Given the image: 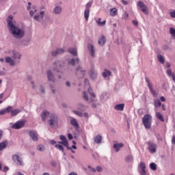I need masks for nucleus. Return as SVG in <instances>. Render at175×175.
<instances>
[{"mask_svg": "<svg viewBox=\"0 0 175 175\" xmlns=\"http://www.w3.org/2000/svg\"><path fill=\"white\" fill-rule=\"evenodd\" d=\"M170 16L172 18H175V11H172L170 12Z\"/></svg>", "mask_w": 175, "mask_h": 175, "instance_id": "54", "label": "nucleus"}, {"mask_svg": "<svg viewBox=\"0 0 175 175\" xmlns=\"http://www.w3.org/2000/svg\"><path fill=\"white\" fill-rule=\"evenodd\" d=\"M55 148H57L58 150H59L60 151H62V152H64V146H62V145L56 144Z\"/></svg>", "mask_w": 175, "mask_h": 175, "instance_id": "40", "label": "nucleus"}, {"mask_svg": "<svg viewBox=\"0 0 175 175\" xmlns=\"http://www.w3.org/2000/svg\"><path fill=\"white\" fill-rule=\"evenodd\" d=\"M43 16H44V12L41 11L40 12V15L34 16V20H36V21H40V20H42V18H43Z\"/></svg>", "mask_w": 175, "mask_h": 175, "instance_id": "18", "label": "nucleus"}, {"mask_svg": "<svg viewBox=\"0 0 175 175\" xmlns=\"http://www.w3.org/2000/svg\"><path fill=\"white\" fill-rule=\"evenodd\" d=\"M170 32L172 36L175 37V29L173 27H170Z\"/></svg>", "mask_w": 175, "mask_h": 175, "instance_id": "45", "label": "nucleus"}, {"mask_svg": "<svg viewBox=\"0 0 175 175\" xmlns=\"http://www.w3.org/2000/svg\"><path fill=\"white\" fill-rule=\"evenodd\" d=\"M12 161L18 165V166H23L24 165V163L23 162V159L21 157H18V154H14L12 155Z\"/></svg>", "mask_w": 175, "mask_h": 175, "instance_id": "4", "label": "nucleus"}, {"mask_svg": "<svg viewBox=\"0 0 175 175\" xmlns=\"http://www.w3.org/2000/svg\"><path fill=\"white\" fill-rule=\"evenodd\" d=\"M47 77L49 81H53V83L55 81V79H54V76H53V72H51V70L47 71Z\"/></svg>", "mask_w": 175, "mask_h": 175, "instance_id": "20", "label": "nucleus"}, {"mask_svg": "<svg viewBox=\"0 0 175 175\" xmlns=\"http://www.w3.org/2000/svg\"><path fill=\"white\" fill-rule=\"evenodd\" d=\"M13 58L14 59H16V58H18V59H20V58H21V55H20V53L16 52V51H13Z\"/></svg>", "mask_w": 175, "mask_h": 175, "instance_id": "32", "label": "nucleus"}, {"mask_svg": "<svg viewBox=\"0 0 175 175\" xmlns=\"http://www.w3.org/2000/svg\"><path fill=\"white\" fill-rule=\"evenodd\" d=\"M77 76H80L81 78L84 77L85 70H83L81 67H79L77 68Z\"/></svg>", "mask_w": 175, "mask_h": 175, "instance_id": "13", "label": "nucleus"}, {"mask_svg": "<svg viewBox=\"0 0 175 175\" xmlns=\"http://www.w3.org/2000/svg\"><path fill=\"white\" fill-rule=\"evenodd\" d=\"M139 167L141 170H139L140 175H147V172L146 171V163L143 161H141L139 163Z\"/></svg>", "mask_w": 175, "mask_h": 175, "instance_id": "10", "label": "nucleus"}, {"mask_svg": "<svg viewBox=\"0 0 175 175\" xmlns=\"http://www.w3.org/2000/svg\"><path fill=\"white\" fill-rule=\"evenodd\" d=\"M88 50H90L92 57L93 58L95 57V51H94V45H92V44H89L88 45Z\"/></svg>", "mask_w": 175, "mask_h": 175, "instance_id": "19", "label": "nucleus"}, {"mask_svg": "<svg viewBox=\"0 0 175 175\" xmlns=\"http://www.w3.org/2000/svg\"><path fill=\"white\" fill-rule=\"evenodd\" d=\"M59 139L62 140V142H57L58 144H62L64 147L69 148V142H68V139H66V137H65L64 135H60Z\"/></svg>", "mask_w": 175, "mask_h": 175, "instance_id": "7", "label": "nucleus"}, {"mask_svg": "<svg viewBox=\"0 0 175 175\" xmlns=\"http://www.w3.org/2000/svg\"><path fill=\"white\" fill-rule=\"evenodd\" d=\"M125 106V105L124 104H119L117 105L114 107V109L116 110H118L119 111H122L124 110V107Z\"/></svg>", "mask_w": 175, "mask_h": 175, "instance_id": "24", "label": "nucleus"}, {"mask_svg": "<svg viewBox=\"0 0 175 175\" xmlns=\"http://www.w3.org/2000/svg\"><path fill=\"white\" fill-rule=\"evenodd\" d=\"M88 92L90 94V95H91V96H92V98H96L95 94H94V92H92V89L91 88L88 90Z\"/></svg>", "mask_w": 175, "mask_h": 175, "instance_id": "39", "label": "nucleus"}, {"mask_svg": "<svg viewBox=\"0 0 175 175\" xmlns=\"http://www.w3.org/2000/svg\"><path fill=\"white\" fill-rule=\"evenodd\" d=\"M68 53L72 54V55H74L76 57V55H77V49H76L75 48H69Z\"/></svg>", "mask_w": 175, "mask_h": 175, "instance_id": "26", "label": "nucleus"}, {"mask_svg": "<svg viewBox=\"0 0 175 175\" xmlns=\"http://www.w3.org/2000/svg\"><path fill=\"white\" fill-rule=\"evenodd\" d=\"M163 50H169V46L167 45H164L163 46Z\"/></svg>", "mask_w": 175, "mask_h": 175, "instance_id": "58", "label": "nucleus"}, {"mask_svg": "<svg viewBox=\"0 0 175 175\" xmlns=\"http://www.w3.org/2000/svg\"><path fill=\"white\" fill-rule=\"evenodd\" d=\"M70 123L72 126H74V128H76V129H79L80 128L79 122H77V120H76L75 118H71Z\"/></svg>", "mask_w": 175, "mask_h": 175, "instance_id": "12", "label": "nucleus"}, {"mask_svg": "<svg viewBox=\"0 0 175 175\" xmlns=\"http://www.w3.org/2000/svg\"><path fill=\"white\" fill-rule=\"evenodd\" d=\"M161 107H162V109H163V111L166 110V105H165V104H163V105H161Z\"/></svg>", "mask_w": 175, "mask_h": 175, "instance_id": "61", "label": "nucleus"}, {"mask_svg": "<svg viewBox=\"0 0 175 175\" xmlns=\"http://www.w3.org/2000/svg\"><path fill=\"white\" fill-rule=\"evenodd\" d=\"M157 59L161 64H165V58L161 55H157Z\"/></svg>", "mask_w": 175, "mask_h": 175, "instance_id": "30", "label": "nucleus"}, {"mask_svg": "<svg viewBox=\"0 0 175 175\" xmlns=\"http://www.w3.org/2000/svg\"><path fill=\"white\" fill-rule=\"evenodd\" d=\"M88 168L90 169V170H92V172H93L94 173H95V172H96V170H95L94 168L91 167V166H88Z\"/></svg>", "mask_w": 175, "mask_h": 175, "instance_id": "59", "label": "nucleus"}, {"mask_svg": "<svg viewBox=\"0 0 175 175\" xmlns=\"http://www.w3.org/2000/svg\"><path fill=\"white\" fill-rule=\"evenodd\" d=\"M133 25H135V27H137V25H139V23H138L137 21H136V20L133 21Z\"/></svg>", "mask_w": 175, "mask_h": 175, "instance_id": "53", "label": "nucleus"}, {"mask_svg": "<svg viewBox=\"0 0 175 175\" xmlns=\"http://www.w3.org/2000/svg\"><path fill=\"white\" fill-rule=\"evenodd\" d=\"M24 125H25V121L21 120L18 121L12 125L13 129H21V128H24Z\"/></svg>", "mask_w": 175, "mask_h": 175, "instance_id": "8", "label": "nucleus"}, {"mask_svg": "<svg viewBox=\"0 0 175 175\" xmlns=\"http://www.w3.org/2000/svg\"><path fill=\"white\" fill-rule=\"evenodd\" d=\"M150 167L152 170H155L157 169V164H155L154 163H151L150 164Z\"/></svg>", "mask_w": 175, "mask_h": 175, "instance_id": "42", "label": "nucleus"}, {"mask_svg": "<svg viewBox=\"0 0 175 175\" xmlns=\"http://www.w3.org/2000/svg\"><path fill=\"white\" fill-rule=\"evenodd\" d=\"M33 10H31L29 12L30 16H33L35 14V12H36V8H33Z\"/></svg>", "mask_w": 175, "mask_h": 175, "instance_id": "49", "label": "nucleus"}, {"mask_svg": "<svg viewBox=\"0 0 175 175\" xmlns=\"http://www.w3.org/2000/svg\"><path fill=\"white\" fill-rule=\"evenodd\" d=\"M166 66H167V68H170V63H169V62L166 63Z\"/></svg>", "mask_w": 175, "mask_h": 175, "instance_id": "64", "label": "nucleus"}, {"mask_svg": "<svg viewBox=\"0 0 175 175\" xmlns=\"http://www.w3.org/2000/svg\"><path fill=\"white\" fill-rule=\"evenodd\" d=\"M106 43V37L105 36H101L98 39L99 46H105Z\"/></svg>", "mask_w": 175, "mask_h": 175, "instance_id": "17", "label": "nucleus"}, {"mask_svg": "<svg viewBox=\"0 0 175 175\" xmlns=\"http://www.w3.org/2000/svg\"><path fill=\"white\" fill-rule=\"evenodd\" d=\"M154 107H161V106H162V103H161L159 99H157L154 100Z\"/></svg>", "mask_w": 175, "mask_h": 175, "instance_id": "28", "label": "nucleus"}, {"mask_svg": "<svg viewBox=\"0 0 175 175\" xmlns=\"http://www.w3.org/2000/svg\"><path fill=\"white\" fill-rule=\"evenodd\" d=\"M122 3H123V5H128V1H125V0H122Z\"/></svg>", "mask_w": 175, "mask_h": 175, "instance_id": "60", "label": "nucleus"}, {"mask_svg": "<svg viewBox=\"0 0 175 175\" xmlns=\"http://www.w3.org/2000/svg\"><path fill=\"white\" fill-rule=\"evenodd\" d=\"M122 147H124V144L122 143L113 144V148L116 150V152H118V151H120V148H122Z\"/></svg>", "mask_w": 175, "mask_h": 175, "instance_id": "21", "label": "nucleus"}, {"mask_svg": "<svg viewBox=\"0 0 175 175\" xmlns=\"http://www.w3.org/2000/svg\"><path fill=\"white\" fill-rule=\"evenodd\" d=\"M4 114H6V110L2 109L0 111V116H3Z\"/></svg>", "mask_w": 175, "mask_h": 175, "instance_id": "52", "label": "nucleus"}, {"mask_svg": "<svg viewBox=\"0 0 175 175\" xmlns=\"http://www.w3.org/2000/svg\"><path fill=\"white\" fill-rule=\"evenodd\" d=\"M137 6L140 8V9L142 10V12H143L144 14H148V8H147V5H146L144 3H143V1H139L137 2Z\"/></svg>", "mask_w": 175, "mask_h": 175, "instance_id": "6", "label": "nucleus"}, {"mask_svg": "<svg viewBox=\"0 0 175 175\" xmlns=\"http://www.w3.org/2000/svg\"><path fill=\"white\" fill-rule=\"evenodd\" d=\"M172 77V80H174V81H175V75L174 74H172V75H171Z\"/></svg>", "mask_w": 175, "mask_h": 175, "instance_id": "63", "label": "nucleus"}, {"mask_svg": "<svg viewBox=\"0 0 175 175\" xmlns=\"http://www.w3.org/2000/svg\"><path fill=\"white\" fill-rule=\"evenodd\" d=\"M91 6H92V2L89 1L86 4V8L84 12V17L86 21H88V18L90 17V8H91Z\"/></svg>", "mask_w": 175, "mask_h": 175, "instance_id": "5", "label": "nucleus"}, {"mask_svg": "<svg viewBox=\"0 0 175 175\" xmlns=\"http://www.w3.org/2000/svg\"><path fill=\"white\" fill-rule=\"evenodd\" d=\"M110 14L113 16H116L117 15V8H114L111 9Z\"/></svg>", "mask_w": 175, "mask_h": 175, "instance_id": "35", "label": "nucleus"}, {"mask_svg": "<svg viewBox=\"0 0 175 175\" xmlns=\"http://www.w3.org/2000/svg\"><path fill=\"white\" fill-rule=\"evenodd\" d=\"M102 75H103V77H107V76H111V72H110L109 70H105V72H103Z\"/></svg>", "mask_w": 175, "mask_h": 175, "instance_id": "36", "label": "nucleus"}, {"mask_svg": "<svg viewBox=\"0 0 175 175\" xmlns=\"http://www.w3.org/2000/svg\"><path fill=\"white\" fill-rule=\"evenodd\" d=\"M133 160V157H132V155H129L126 157L125 161L126 162H132V161Z\"/></svg>", "mask_w": 175, "mask_h": 175, "instance_id": "37", "label": "nucleus"}, {"mask_svg": "<svg viewBox=\"0 0 175 175\" xmlns=\"http://www.w3.org/2000/svg\"><path fill=\"white\" fill-rule=\"evenodd\" d=\"M50 126H56L58 125V116L56 114L52 113L50 116V120H49Z\"/></svg>", "mask_w": 175, "mask_h": 175, "instance_id": "3", "label": "nucleus"}, {"mask_svg": "<svg viewBox=\"0 0 175 175\" xmlns=\"http://www.w3.org/2000/svg\"><path fill=\"white\" fill-rule=\"evenodd\" d=\"M5 62H7V64H10L11 66H14V61L12 59V57H5Z\"/></svg>", "mask_w": 175, "mask_h": 175, "instance_id": "23", "label": "nucleus"}, {"mask_svg": "<svg viewBox=\"0 0 175 175\" xmlns=\"http://www.w3.org/2000/svg\"><path fill=\"white\" fill-rule=\"evenodd\" d=\"M167 75L170 77L173 75V74L172 73V69L167 70Z\"/></svg>", "mask_w": 175, "mask_h": 175, "instance_id": "50", "label": "nucleus"}, {"mask_svg": "<svg viewBox=\"0 0 175 175\" xmlns=\"http://www.w3.org/2000/svg\"><path fill=\"white\" fill-rule=\"evenodd\" d=\"M56 142L55 141H54V140H52V141H51V144H52V145H54V144H56Z\"/></svg>", "mask_w": 175, "mask_h": 175, "instance_id": "62", "label": "nucleus"}, {"mask_svg": "<svg viewBox=\"0 0 175 175\" xmlns=\"http://www.w3.org/2000/svg\"><path fill=\"white\" fill-rule=\"evenodd\" d=\"M73 113L78 116L79 117H83V113L79 111H74Z\"/></svg>", "mask_w": 175, "mask_h": 175, "instance_id": "46", "label": "nucleus"}, {"mask_svg": "<svg viewBox=\"0 0 175 175\" xmlns=\"http://www.w3.org/2000/svg\"><path fill=\"white\" fill-rule=\"evenodd\" d=\"M102 21V18H98V20L96 21L97 25H98L100 27H103L104 25H106V21Z\"/></svg>", "mask_w": 175, "mask_h": 175, "instance_id": "27", "label": "nucleus"}, {"mask_svg": "<svg viewBox=\"0 0 175 175\" xmlns=\"http://www.w3.org/2000/svg\"><path fill=\"white\" fill-rule=\"evenodd\" d=\"M160 100L161 102H166V98H165V97L163 96L160 97Z\"/></svg>", "mask_w": 175, "mask_h": 175, "instance_id": "57", "label": "nucleus"}, {"mask_svg": "<svg viewBox=\"0 0 175 175\" xmlns=\"http://www.w3.org/2000/svg\"><path fill=\"white\" fill-rule=\"evenodd\" d=\"M12 20L13 16H9L7 20L8 25L10 31L12 32V35L14 36V38L20 39L23 38V36H24V31H22L21 29H18V27L14 26V25L12 22Z\"/></svg>", "mask_w": 175, "mask_h": 175, "instance_id": "1", "label": "nucleus"}, {"mask_svg": "<svg viewBox=\"0 0 175 175\" xmlns=\"http://www.w3.org/2000/svg\"><path fill=\"white\" fill-rule=\"evenodd\" d=\"M20 110L19 109H14V110H12V113H11V116H17V114H18V113H20Z\"/></svg>", "mask_w": 175, "mask_h": 175, "instance_id": "38", "label": "nucleus"}, {"mask_svg": "<svg viewBox=\"0 0 175 175\" xmlns=\"http://www.w3.org/2000/svg\"><path fill=\"white\" fill-rule=\"evenodd\" d=\"M6 146H8V142H3L0 143V151H2L3 148H5Z\"/></svg>", "mask_w": 175, "mask_h": 175, "instance_id": "34", "label": "nucleus"}, {"mask_svg": "<svg viewBox=\"0 0 175 175\" xmlns=\"http://www.w3.org/2000/svg\"><path fill=\"white\" fill-rule=\"evenodd\" d=\"M96 170H97V172H99V173H100V172H102V167L97 166L96 167Z\"/></svg>", "mask_w": 175, "mask_h": 175, "instance_id": "56", "label": "nucleus"}, {"mask_svg": "<svg viewBox=\"0 0 175 175\" xmlns=\"http://www.w3.org/2000/svg\"><path fill=\"white\" fill-rule=\"evenodd\" d=\"M68 140H72L73 139V135L71 133L68 134Z\"/></svg>", "mask_w": 175, "mask_h": 175, "instance_id": "55", "label": "nucleus"}, {"mask_svg": "<svg viewBox=\"0 0 175 175\" xmlns=\"http://www.w3.org/2000/svg\"><path fill=\"white\" fill-rule=\"evenodd\" d=\"M148 150L151 154H154L157 151V144L153 142H148Z\"/></svg>", "mask_w": 175, "mask_h": 175, "instance_id": "9", "label": "nucleus"}, {"mask_svg": "<svg viewBox=\"0 0 175 175\" xmlns=\"http://www.w3.org/2000/svg\"><path fill=\"white\" fill-rule=\"evenodd\" d=\"M89 75H90V79H92V80H95V79H96L98 77V72H96V71H95V70L92 69L89 72Z\"/></svg>", "mask_w": 175, "mask_h": 175, "instance_id": "14", "label": "nucleus"}, {"mask_svg": "<svg viewBox=\"0 0 175 175\" xmlns=\"http://www.w3.org/2000/svg\"><path fill=\"white\" fill-rule=\"evenodd\" d=\"M94 142L97 144H99V143H100V142H102V136H100V135H96L94 137Z\"/></svg>", "mask_w": 175, "mask_h": 175, "instance_id": "29", "label": "nucleus"}, {"mask_svg": "<svg viewBox=\"0 0 175 175\" xmlns=\"http://www.w3.org/2000/svg\"><path fill=\"white\" fill-rule=\"evenodd\" d=\"M145 80L148 84V88H151V87H152V84L150 83V79H148V77H145Z\"/></svg>", "mask_w": 175, "mask_h": 175, "instance_id": "41", "label": "nucleus"}, {"mask_svg": "<svg viewBox=\"0 0 175 175\" xmlns=\"http://www.w3.org/2000/svg\"><path fill=\"white\" fill-rule=\"evenodd\" d=\"M149 90L151 94H152V96H154V98H157V96H158V93H157V92L154 90V89L152 88V86L151 88H149Z\"/></svg>", "mask_w": 175, "mask_h": 175, "instance_id": "33", "label": "nucleus"}, {"mask_svg": "<svg viewBox=\"0 0 175 175\" xmlns=\"http://www.w3.org/2000/svg\"><path fill=\"white\" fill-rule=\"evenodd\" d=\"M79 58H77V59H71L70 60V62H68V64L69 65H72V66H75V65H76V64H79Z\"/></svg>", "mask_w": 175, "mask_h": 175, "instance_id": "25", "label": "nucleus"}, {"mask_svg": "<svg viewBox=\"0 0 175 175\" xmlns=\"http://www.w3.org/2000/svg\"><path fill=\"white\" fill-rule=\"evenodd\" d=\"M55 66H57L58 69H61V62H57L54 64Z\"/></svg>", "mask_w": 175, "mask_h": 175, "instance_id": "48", "label": "nucleus"}, {"mask_svg": "<svg viewBox=\"0 0 175 175\" xmlns=\"http://www.w3.org/2000/svg\"><path fill=\"white\" fill-rule=\"evenodd\" d=\"M5 110V113H10V111L13 110V107H12V106H8Z\"/></svg>", "mask_w": 175, "mask_h": 175, "instance_id": "47", "label": "nucleus"}, {"mask_svg": "<svg viewBox=\"0 0 175 175\" xmlns=\"http://www.w3.org/2000/svg\"><path fill=\"white\" fill-rule=\"evenodd\" d=\"M142 123L146 129H151L152 116L150 114H145L142 118Z\"/></svg>", "mask_w": 175, "mask_h": 175, "instance_id": "2", "label": "nucleus"}, {"mask_svg": "<svg viewBox=\"0 0 175 175\" xmlns=\"http://www.w3.org/2000/svg\"><path fill=\"white\" fill-rule=\"evenodd\" d=\"M65 53V50L64 49H57L56 51L52 52V56L56 57L59 54H64Z\"/></svg>", "mask_w": 175, "mask_h": 175, "instance_id": "15", "label": "nucleus"}, {"mask_svg": "<svg viewBox=\"0 0 175 175\" xmlns=\"http://www.w3.org/2000/svg\"><path fill=\"white\" fill-rule=\"evenodd\" d=\"M37 150H38V151H43L44 150V146L43 145H38L37 146Z\"/></svg>", "mask_w": 175, "mask_h": 175, "instance_id": "43", "label": "nucleus"}, {"mask_svg": "<svg viewBox=\"0 0 175 175\" xmlns=\"http://www.w3.org/2000/svg\"><path fill=\"white\" fill-rule=\"evenodd\" d=\"M61 12H62V8H61V7L57 6L55 8L54 13H55V14H59Z\"/></svg>", "mask_w": 175, "mask_h": 175, "instance_id": "31", "label": "nucleus"}, {"mask_svg": "<svg viewBox=\"0 0 175 175\" xmlns=\"http://www.w3.org/2000/svg\"><path fill=\"white\" fill-rule=\"evenodd\" d=\"M49 116H50V112H49L48 111H43L41 113L42 121L46 122V120H47V117H49Z\"/></svg>", "mask_w": 175, "mask_h": 175, "instance_id": "16", "label": "nucleus"}, {"mask_svg": "<svg viewBox=\"0 0 175 175\" xmlns=\"http://www.w3.org/2000/svg\"><path fill=\"white\" fill-rule=\"evenodd\" d=\"M29 135L33 142H38V133H36V131L31 130L29 131Z\"/></svg>", "mask_w": 175, "mask_h": 175, "instance_id": "11", "label": "nucleus"}, {"mask_svg": "<svg viewBox=\"0 0 175 175\" xmlns=\"http://www.w3.org/2000/svg\"><path fill=\"white\" fill-rule=\"evenodd\" d=\"M83 99L86 100V102H88L89 100L88 94L85 92H83Z\"/></svg>", "mask_w": 175, "mask_h": 175, "instance_id": "44", "label": "nucleus"}, {"mask_svg": "<svg viewBox=\"0 0 175 175\" xmlns=\"http://www.w3.org/2000/svg\"><path fill=\"white\" fill-rule=\"evenodd\" d=\"M156 117L159 120V121H161V122H164L165 118H163V116H162V113L161 112H156Z\"/></svg>", "mask_w": 175, "mask_h": 175, "instance_id": "22", "label": "nucleus"}, {"mask_svg": "<svg viewBox=\"0 0 175 175\" xmlns=\"http://www.w3.org/2000/svg\"><path fill=\"white\" fill-rule=\"evenodd\" d=\"M128 17H129V14H128L127 12H124L123 18H124V20H127Z\"/></svg>", "mask_w": 175, "mask_h": 175, "instance_id": "51", "label": "nucleus"}]
</instances>
